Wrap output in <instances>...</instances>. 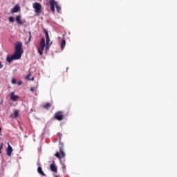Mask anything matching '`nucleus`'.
<instances>
[{
	"label": "nucleus",
	"instance_id": "obj_1",
	"mask_svg": "<svg viewBox=\"0 0 177 177\" xmlns=\"http://www.w3.org/2000/svg\"><path fill=\"white\" fill-rule=\"evenodd\" d=\"M24 52V51L23 50V43H21V41L17 42L15 45V52L14 55L11 57L8 55L6 58V61L8 63H12L13 60H19L21 59V55H23Z\"/></svg>",
	"mask_w": 177,
	"mask_h": 177
},
{
	"label": "nucleus",
	"instance_id": "obj_2",
	"mask_svg": "<svg viewBox=\"0 0 177 177\" xmlns=\"http://www.w3.org/2000/svg\"><path fill=\"white\" fill-rule=\"evenodd\" d=\"M48 3L50 5L51 12L55 13V6L58 13H60V10H62V7L59 6V4L57 3V1H56L55 0H49Z\"/></svg>",
	"mask_w": 177,
	"mask_h": 177
},
{
	"label": "nucleus",
	"instance_id": "obj_3",
	"mask_svg": "<svg viewBox=\"0 0 177 177\" xmlns=\"http://www.w3.org/2000/svg\"><path fill=\"white\" fill-rule=\"evenodd\" d=\"M45 50V39L42 38L40 41V48H38V53L40 56L44 55V50Z\"/></svg>",
	"mask_w": 177,
	"mask_h": 177
},
{
	"label": "nucleus",
	"instance_id": "obj_4",
	"mask_svg": "<svg viewBox=\"0 0 177 177\" xmlns=\"http://www.w3.org/2000/svg\"><path fill=\"white\" fill-rule=\"evenodd\" d=\"M54 118L57 120V121H63V118H64V112L62 111H59L55 113Z\"/></svg>",
	"mask_w": 177,
	"mask_h": 177
},
{
	"label": "nucleus",
	"instance_id": "obj_5",
	"mask_svg": "<svg viewBox=\"0 0 177 177\" xmlns=\"http://www.w3.org/2000/svg\"><path fill=\"white\" fill-rule=\"evenodd\" d=\"M32 7L35 8V12L37 15H39L41 13V10L42 9V6L39 3H35L32 5Z\"/></svg>",
	"mask_w": 177,
	"mask_h": 177
},
{
	"label": "nucleus",
	"instance_id": "obj_6",
	"mask_svg": "<svg viewBox=\"0 0 177 177\" xmlns=\"http://www.w3.org/2000/svg\"><path fill=\"white\" fill-rule=\"evenodd\" d=\"M59 152L60 154L62 156V157L64 158L66 157V153H64V145L63 144V142L59 141Z\"/></svg>",
	"mask_w": 177,
	"mask_h": 177
},
{
	"label": "nucleus",
	"instance_id": "obj_7",
	"mask_svg": "<svg viewBox=\"0 0 177 177\" xmlns=\"http://www.w3.org/2000/svg\"><path fill=\"white\" fill-rule=\"evenodd\" d=\"M7 156L10 157L12 156V153H13V148H12V146L8 142V148L6 149Z\"/></svg>",
	"mask_w": 177,
	"mask_h": 177
},
{
	"label": "nucleus",
	"instance_id": "obj_8",
	"mask_svg": "<svg viewBox=\"0 0 177 177\" xmlns=\"http://www.w3.org/2000/svg\"><path fill=\"white\" fill-rule=\"evenodd\" d=\"M44 31L46 38V45H49V43L50 42V39L49 38V33L48 32V30H46V29H44Z\"/></svg>",
	"mask_w": 177,
	"mask_h": 177
},
{
	"label": "nucleus",
	"instance_id": "obj_9",
	"mask_svg": "<svg viewBox=\"0 0 177 177\" xmlns=\"http://www.w3.org/2000/svg\"><path fill=\"white\" fill-rule=\"evenodd\" d=\"M10 99L12 100V102H16V100L19 99V95H15V92H11Z\"/></svg>",
	"mask_w": 177,
	"mask_h": 177
},
{
	"label": "nucleus",
	"instance_id": "obj_10",
	"mask_svg": "<svg viewBox=\"0 0 177 177\" xmlns=\"http://www.w3.org/2000/svg\"><path fill=\"white\" fill-rule=\"evenodd\" d=\"M17 24L21 25L24 24L23 21H21V15H17L15 19Z\"/></svg>",
	"mask_w": 177,
	"mask_h": 177
},
{
	"label": "nucleus",
	"instance_id": "obj_11",
	"mask_svg": "<svg viewBox=\"0 0 177 177\" xmlns=\"http://www.w3.org/2000/svg\"><path fill=\"white\" fill-rule=\"evenodd\" d=\"M50 170L52 171V172H55V174H57V167H56V165H55V164H51L50 165Z\"/></svg>",
	"mask_w": 177,
	"mask_h": 177
},
{
	"label": "nucleus",
	"instance_id": "obj_12",
	"mask_svg": "<svg viewBox=\"0 0 177 177\" xmlns=\"http://www.w3.org/2000/svg\"><path fill=\"white\" fill-rule=\"evenodd\" d=\"M19 10H20V7L17 5L11 10V13H17Z\"/></svg>",
	"mask_w": 177,
	"mask_h": 177
},
{
	"label": "nucleus",
	"instance_id": "obj_13",
	"mask_svg": "<svg viewBox=\"0 0 177 177\" xmlns=\"http://www.w3.org/2000/svg\"><path fill=\"white\" fill-rule=\"evenodd\" d=\"M37 172L42 176H46V174H45V173H44V171H42V167H39L37 168Z\"/></svg>",
	"mask_w": 177,
	"mask_h": 177
},
{
	"label": "nucleus",
	"instance_id": "obj_14",
	"mask_svg": "<svg viewBox=\"0 0 177 177\" xmlns=\"http://www.w3.org/2000/svg\"><path fill=\"white\" fill-rule=\"evenodd\" d=\"M50 107H52V104L48 102L46 103L44 106L43 108L46 109V110H49V109H50Z\"/></svg>",
	"mask_w": 177,
	"mask_h": 177
},
{
	"label": "nucleus",
	"instance_id": "obj_15",
	"mask_svg": "<svg viewBox=\"0 0 177 177\" xmlns=\"http://www.w3.org/2000/svg\"><path fill=\"white\" fill-rule=\"evenodd\" d=\"M65 46H66V40L62 39V43H61L62 49H64Z\"/></svg>",
	"mask_w": 177,
	"mask_h": 177
},
{
	"label": "nucleus",
	"instance_id": "obj_16",
	"mask_svg": "<svg viewBox=\"0 0 177 177\" xmlns=\"http://www.w3.org/2000/svg\"><path fill=\"white\" fill-rule=\"evenodd\" d=\"M30 77H31V73H28L26 78V80H28L29 81H34V77H32L31 79H30Z\"/></svg>",
	"mask_w": 177,
	"mask_h": 177
},
{
	"label": "nucleus",
	"instance_id": "obj_17",
	"mask_svg": "<svg viewBox=\"0 0 177 177\" xmlns=\"http://www.w3.org/2000/svg\"><path fill=\"white\" fill-rule=\"evenodd\" d=\"M55 156L58 158V160H62V156H60V153L58 151L55 153Z\"/></svg>",
	"mask_w": 177,
	"mask_h": 177
},
{
	"label": "nucleus",
	"instance_id": "obj_18",
	"mask_svg": "<svg viewBox=\"0 0 177 177\" xmlns=\"http://www.w3.org/2000/svg\"><path fill=\"white\" fill-rule=\"evenodd\" d=\"M14 117H15V118H17V117H19V111L15 110V111H14Z\"/></svg>",
	"mask_w": 177,
	"mask_h": 177
},
{
	"label": "nucleus",
	"instance_id": "obj_19",
	"mask_svg": "<svg viewBox=\"0 0 177 177\" xmlns=\"http://www.w3.org/2000/svg\"><path fill=\"white\" fill-rule=\"evenodd\" d=\"M8 20H9V21H10L11 23H13V22L15 21V17H10L8 18Z\"/></svg>",
	"mask_w": 177,
	"mask_h": 177
},
{
	"label": "nucleus",
	"instance_id": "obj_20",
	"mask_svg": "<svg viewBox=\"0 0 177 177\" xmlns=\"http://www.w3.org/2000/svg\"><path fill=\"white\" fill-rule=\"evenodd\" d=\"M31 38H32V36H31V32H29V39L27 41L28 44H30V41H31Z\"/></svg>",
	"mask_w": 177,
	"mask_h": 177
},
{
	"label": "nucleus",
	"instance_id": "obj_21",
	"mask_svg": "<svg viewBox=\"0 0 177 177\" xmlns=\"http://www.w3.org/2000/svg\"><path fill=\"white\" fill-rule=\"evenodd\" d=\"M11 82L12 84H16V79L12 78Z\"/></svg>",
	"mask_w": 177,
	"mask_h": 177
},
{
	"label": "nucleus",
	"instance_id": "obj_22",
	"mask_svg": "<svg viewBox=\"0 0 177 177\" xmlns=\"http://www.w3.org/2000/svg\"><path fill=\"white\" fill-rule=\"evenodd\" d=\"M46 50H49V45L46 44Z\"/></svg>",
	"mask_w": 177,
	"mask_h": 177
},
{
	"label": "nucleus",
	"instance_id": "obj_23",
	"mask_svg": "<svg viewBox=\"0 0 177 177\" xmlns=\"http://www.w3.org/2000/svg\"><path fill=\"white\" fill-rule=\"evenodd\" d=\"M3 146V143H1L0 146V154H1V150L2 149Z\"/></svg>",
	"mask_w": 177,
	"mask_h": 177
},
{
	"label": "nucleus",
	"instance_id": "obj_24",
	"mask_svg": "<svg viewBox=\"0 0 177 177\" xmlns=\"http://www.w3.org/2000/svg\"><path fill=\"white\" fill-rule=\"evenodd\" d=\"M18 85H22V84H23V82L22 81H19V82H18Z\"/></svg>",
	"mask_w": 177,
	"mask_h": 177
},
{
	"label": "nucleus",
	"instance_id": "obj_25",
	"mask_svg": "<svg viewBox=\"0 0 177 177\" xmlns=\"http://www.w3.org/2000/svg\"><path fill=\"white\" fill-rule=\"evenodd\" d=\"M30 92H34V87H31V88H30Z\"/></svg>",
	"mask_w": 177,
	"mask_h": 177
},
{
	"label": "nucleus",
	"instance_id": "obj_26",
	"mask_svg": "<svg viewBox=\"0 0 177 177\" xmlns=\"http://www.w3.org/2000/svg\"><path fill=\"white\" fill-rule=\"evenodd\" d=\"M2 67H3V65L2 63L0 62V68H2Z\"/></svg>",
	"mask_w": 177,
	"mask_h": 177
},
{
	"label": "nucleus",
	"instance_id": "obj_27",
	"mask_svg": "<svg viewBox=\"0 0 177 177\" xmlns=\"http://www.w3.org/2000/svg\"><path fill=\"white\" fill-rule=\"evenodd\" d=\"M1 131H2V128L0 127V133H1Z\"/></svg>",
	"mask_w": 177,
	"mask_h": 177
}]
</instances>
